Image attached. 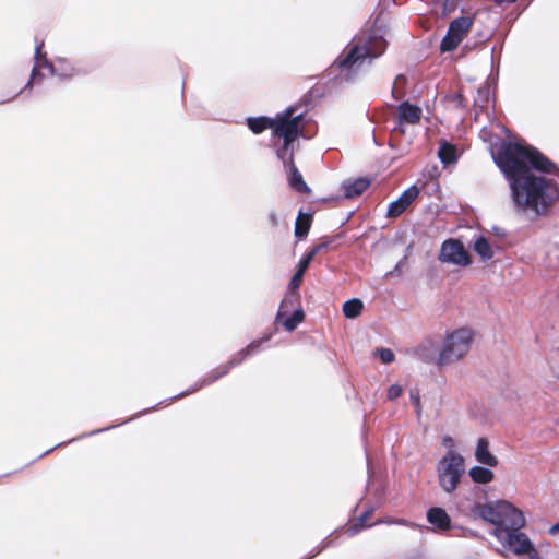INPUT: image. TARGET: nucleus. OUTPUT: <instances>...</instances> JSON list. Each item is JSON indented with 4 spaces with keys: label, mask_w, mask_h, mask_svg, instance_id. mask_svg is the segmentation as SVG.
Masks as SVG:
<instances>
[{
    "label": "nucleus",
    "mask_w": 559,
    "mask_h": 559,
    "mask_svg": "<svg viewBox=\"0 0 559 559\" xmlns=\"http://www.w3.org/2000/svg\"><path fill=\"white\" fill-rule=\"evenodd\" d=\"M492 158L509 185L515 213L545 216L559 201V185L544 176L558 167L537 148L522 141H502Z\"/></svg>",
    "instance_id": "obj_1"
},
{
    "label": "nucleus",
    "mask_w": 559,
    "mask_h": 559,
    "mask_svg": "<svg viewBox=\"0 0 559 559\" xmlns=\"http://www.w3.org/2000/svg\"><path fill=\"white\" fill-rule=\"evenodd\" d=\"M385 39L377 33H364L354 37L330 66V74L338 84L354 83L364 68L384 53Z\"/></svg>",
    "instance_id": "obj_2"
},
{
    "label": "nucleus",
    "mask_w": 559,
    "mask_h": 559,
    "mask_svg": "<svg viewBox=\"0 0 559 559\" xmlns=\"http://www.w3.org/2000/svg\"><path fill=\"white\" fill-rule=\"evenodd\" d=\"M474 514L495 525L493 535L496 537L499 530L510 532L525 525L523 513L504 500L485 504L478 503L474 507Z\"/></svg>",
    "instance_id": "obj_3"
},
{
    "label": "nucleus",
    "mask_w": 559,
    "mask_h": 559,
    "mask_svg": "<svg viewBox=\"0 0 559 559\" xmlns=\"http://www.w3.org/2000/svg\"><path fill=\"white\" fill-rule=\"evenodd\" d=\"M247 126L254 134H259L266 129H272L273 135L278 138L277 144H282L284 136L277 132V129L294 128L296 129V138L304 135V115L296 114L294 107H288L283 112H278L275 118L265 116L250 117L247 119Z\"/></svg>",
    "instance_id": "obj_4"
},
{
    "label": "nucleus",
    "mask_w": 559,
    "mask_h": 559,
    "mask_svg": "<svg viewBox=\"0 0 559 559\" xmlns=\"http://www.w3.org/2000/svg\"><path fill=\"white\" fill-rule=\"evenodd\" d=\"M277 132L284 136L282 144H275L276 155L283 162L284 167L288 173L289 185L298 192H308L309 188L302 179L301 174L294 164V144L296 138V129L278 128Z\"/></svg>",
    "instance_id": "obj_5"
},
{
    "label": "nucleus",
    "mask_w": 559,
    "mask_h": 559,
    "mask_svg": "<svg viewBox=\"0 0 559 559\" xmlns=\"http://www.w3.org/2000/svg\"><path fill=\"white\" fill-rule=\"evenodd\" d=\"M473 332L462 328L448 334L437 357L440 367L453 364L463 358L469 350Z\"/></svg>",
    "instance_id": "obj_6"
},
{
    "label": "nucleus",
    "mask_w": 559,
    "mask_h": 559,
    "mask_svg": "<svg viewBox=\"0 0 559 559\" xmlns=\"http://www.w3.org/2000/svg\"><path fill=\"white\" fill-rule=\"evenodd\" d=\"M438 483L447 493L453 492L465 473L463 456L454 450H448L437 465Z\"/></svg>",
    "instance_id": "obj_7"
},
{
    "label": "nucleus",
    "mask_w": 559,
    "mask_h": 559,
    "mask_svg": "<svg viewBox=\"0 0 559 559\" xmlns=\"http://www.w3.org/2000/svg\"><path fill=\"white\" fill-rule=\"evenodd\" d=\"M269 340H270V336H265V337H263L261 340H257V341L251 342L247 347L242 348L236 355H234L228 360V362L225 366L211 371L209 374H206L201 380L200 383H195L191 389H189V390H187L185 392L179 393L178 395L171 397L170 400L175 401L177 399L183 397V396H186V395H188L190 393H193V392L200 390L202 386L212 384L213 382H215L219 378H222L225 374H227L231 368H234L235 366L241 364L247 357L258 353L260 350L261 344L263 342H267Z\"/></svg>",
    "instance_id": "obj_8"
},
{
    "label": "nucleus",
    "mask_w": 559,
    "mask_h": 559,
    "mask_svg": "<svg viewBox=\"0 0 559 559\" xmlns=\"http://www.w3.org/2000/svg\"><path fill=\"white\" fill-rule=\"evenodd\" d=\"M516 528L514 531L499 530L497 539L514 555H527L530 559H539V554L528 536Z\"/></svg>",
    "instance_id": "obj_9"
},
{
    "label": "nucleus",
    "mask_w": 559,
    "mask_h": 559,
    "mask_svg": "<svg viewBox=\"0 0 559 559\" xmlns=\"http://www.w3.org/2000/svg\"><path fill=\"white\" fill-rule=\"evenodd\" d=\"M474 20L469 16H460L450 22L447 34L440 43L442 52L455 50L466 35L471 32Z\"/></svg>",
    "instance_id": "obj_10"
},
{
    "label": "nucleus",
    "mask_w": 559,
    "mask_h": 559,
    "mask_svg": "<svg viewBox=\"0 0 559 559\" xmlns=\"http://www.w3.org/2000/svg\"><path fill=\"white\" fill-rule=\"evenodd\" d=\"M439 260L443 263H450L460 266H466L471 263L469 255L463 243L459 239H448L441 245Z\"/></svg>",
    "instance_id": "obj_11"
},
{
    "label": "nucleus",
    "mask_w": 559,
    "mask_h": 559,
    "mask_svg": "<svg viewBox=\"0 0 559 559\" xmlns=\"http://www.w3.org/2000/svg\"><path fill=\"white\" fill-rule=\"evenodd\" d=\"M81 74H83V70L79 67L78 63L64 57L53 58L50 75L61 80H71Z\"/></svg>",
    "instance_id": "obj_12"
},
{
    "label": "nucleus",
    "mask_w": 559,
    "mask_h": 559,
    "mask_svg": "<svg viewBox=\"0 0 559 559\" xmlns=\"http://www.w3.org/2000/svg\"><path fill=\"white\" fill-rule=\"evenodd\" d=\"M419 189L416 186L407 188L396 200L392 201L386 211V216L395 218L400 216L418 197Z\"/></svg>",
    "instance_id": "obj_13"
},
{
    "label": "nucleus",
    "mask_w": 559,
    "mask_h": 559,
    "mask_svg": "<svg viewBox=\"0 0 559 559\" xmlns=\"http://www.w3.org/2000/svg\"><path fill=\"white\" fill-rule=\"evenodd\" d=\"M43 43L36 46L35 53H34V66L32 69L31 78L28 82L25 84L24 90L31 88L34 84L37 83L39 79L43 78L40 71L43 69L51 71L53 59L49 60L46 56V53L41 52Z\"/></svg>",
    "instance_id": "obj_14"
},
{
    "label": "nucleus",
    "mask_w": 559,
    "mask_h": 559,
    "mask_svg": "<svg viewBox=\"0 0 559 559\" xmlns=\"http://www.w3.org/2000/svg\"><path fill=\"white\" fill-rule=\"evenodd\" d=\"M292 304H293L292 298H285L282 301L280 309L277 311V314H276V322L281 323L284 326V329L288 332L294 331L297 328V325L299 323H301L305 319V313H304L302 309H297L294 311V313L292 316H289L285 320H283V317H285L287 313V311H286L287 306L292 305Z\"/></svg>",
    "instance_id": "obj_15"
},
{
    "label": "nucleus",
    "mask_w": 559,
    "mask_h": 559,
    "mask_svg": "<svg viewBox=\"0 0 559 559\" xmlns=\"http://www.w3.org/2000/svg\"><path fill=\"white\" fill-rule=\"evenodd\" d=\"M421 108L412 105L408 102H403L399 106V115H397V122L395 126V130H400L401 132H404L402 129V126L404 123L414 124L417 123L421 118Z\"/></svg>",
    "instance_id": "obj_16"
},
{
    "label": "nucleus",
    "mask_w": 559,
    "mask_h": 559,
    "mask_svg": "<svg viewBox=\"0 0 559 559\" xmlns=\"http://www.w3.org/2000/svg\"><path fill=\"white\" fill-rule=\"evenodd\" d=\"M427 521L435 527L436 531L444 532L451 526V519L443 510L439 507L430 508L427 511Z\"/></svg>",
    "instance_id": "obj_17"
},
{
    "label": "nucleus",
    "mask_w": 559,
    "mask_h": 559,
    "mask_svg": "<svg viewBox=\"0 0 559 559\" xmlns=\"http://www.w3.org/2000/svg\"><path fill=\"white\" fill-rule=\"evenodd\" d=\"M475 459L478 463L496 467L498 465V459L489 451V442L486 438H479L475 449Z\"/></svg>",
    "instance_id": "obj_18"
},
{
    "label": "nucleus",
    "mask_w": 559,
    "mask_h": 559,
    "mask_svg": "<svg viewBox=\"0 0 559 559\" xmlns=\"http://www.w3.org/2000/svg\"><path fill=\"white\" fill-rule=\"evenodd\" d=\"M370 186L368 178H357L354 180H346L342 185V190L346 199H353L360 195Z\"/></svg>",
    "instance_id": "obj_19"
},
{
    "label": "nucleus",
    "mask_w": 559,
    "mask_h": 559,
    "mask_svg": "<svg viewBox=\"0 0 559 559\" xmlns=\"http://www.w3.org/2000/svg\"><path fill=\"white\" fill-rule=\"evenodd\" d=\"M468 476L476 484H488L493 480V472L485 466H474L468 471Z\"/></svg>",
    "instance_id": "obj_20"
},
{
    "label": "nucleus",
    "mask_w": 559,
    "mask_h": 559,
    "mask_svg": "<svg viewBox=\"0 0 559 559\" xmlns=\"http://www.w3.org/2000/svg\"><path fill=\"white\" fill-rule=\"evenodd\" d=\"M415 355L424 361H437L435 342L427 340L423 342L416 349Z\"/></svg>",
    "instance_id": "obj_21"
},
{
    "label": "nucleus",
    "mask_w": 559,
    "mask_h": 559,
    "mask_svg": "<svg viewBox=\"0 0 559 559\" xmlns=\"http://www.w3.org/2000/svg\"><path fill=\"white\" fill-rule=\"evenodd\" d=\"M438 156L443 165L454 164L457 159L456 148L454 145L442 142L438 150Z\"/></svg>",
    "instance_id": "obj_22"
},
{
    "label": "nucleus",
    "mask_w": 559,
    "mask_h": 559,
    "mask_svg": "<svg viewBox=\"0 0 559 559\" xmlns=\"http://www.w3.org/2000/svg\"><path fill=\"white\" fill-rule=\"evenodd\" d=\"M474 251L481 258L483 261H488L493 257V251L488 240L480 236L474 242Z\"/></svg>",
    "instance_id": "obj_23"
},
{
    "label": "nucleus",
    "mask_w": 559,
    "mask_h": 559,
    "mask_svg": "<svg viewBox=\"0 0 559 559\" xmlns=\"http://www.w3.org/2000/svg\"><path fill=\"white\" fill-rule=\"evenodd\" d=\"M364 308V304L358 298H353L344 302L343 313L348 319L358 317Z\"/></svg>",
    "instance_id": "obj_24"
},
{
    "label": "nucleus",
    "mask_w": 559,
    "mask_h": 559,
    "mask_svg": "<svg viewBox=\"0 0 559 559\" xmlns=\"http://www.w3.org/2000/svg\"><path fill=\"white\" fill-rule=\"evenodd\" d=\"M310 263L311 262L309 261V259H306L305 257L300 259L298 263V269L289 282V287L292 289H297L300 286L304 274L309 267Z\"/></svg>",
    "instance_id": "obj_25"
},
{
    "label": "nucleus",
    "mask_w": 559,
    "mask_h": 559,
    "mask_svg": "<svg viewBox=\"0 0 559 559\" xmlns=\"http://www.w3.org/2000/svg\"><path fill=\"white\" fill-rule=\"evenodd\" d=\"M310 228V217H298L295 224V236L304 238L307 236Z\"/></svg>",
    "instance_id": "obj_26"
},
{
    "label": "nucleus",
    "mask_w": 559,
    "mask_h": 559,
    "mask_svg": "<svg viewBox=\"0 0 559 559\" xmlns=\"http://www.w3.org/2000/svg\"><path fill=\"white\" fill-rule=\"evenodd\" d=\"M373 512L372 509L364 512L359 519H358V523L352 525L350 527H348L347 532L350 534V535H354L356 533H358L361 528L364 527H367L369 526L367 524V520L369 519L370 514Z\"/></svg>",
    "instance_id": "obj_27"
},
{
    "label": "nucleus",
    "mask_w": 559,
    "mask_h": 559,
    "mask_svg": "<svg viewBox=\"0 0 559 559\" xmlns=\"http://www.w3.org/2000/svg\"><path fill=\"white\" fill-rule=\"evenodd\" d=\"M376 355L383 364H390L394 360V353L390 348H378Z\"/></svg>",
    "instance_id": "obj_28"
},
{
    "label": "nucleus",
    "mask_w": 559,
    "mask_h": 559,
    "mask_svg": "<svg viewBox=\"0 0 559 559\" xmlns=\"http://www.w3.org/2000/svg\"><path fill=\"white\" fill-rule=\"evenodd\" d=\"M403 392V389L401 385L399 384H392L389 390H388V399L389 400H395L397 399L399 396H401Z\"/></svg>",
    "instance_id": "obj_29"
},
{
    "label": "nucleus",
    "mask_w": 559,
    "mask_h": 559,
    "mask_svg": "<svg viewBox=\"0 0 559 559\" xmlns=\"http://www.w3.org/2000/svg\"><path fill=\"white\" fill-rule=\"evenodd\" d=\"M325 243H320V245H317L314 246L306 255L305 258L306 259H309V261L311 262L313 260V258L323 249L325 248Z\"/></svg>",
    "instance_id": "obj_30"
},
{
    "label": "nucleus",
    "mask_w": 559,
    "mask_h": 559,
    "mask_svg": "<svg viewBox=\"0 0 559 559\" xmlns=\"http://www.w3.org/2000/svg\"><path fill=\"white\" fill-rule=\"evenodd\" d=\"M267 221L272 227H277L280 224L277 213L272 210L267 213Z\"/></svg>",
    "instance_id": "obj_31"
},
{
    "label": "nucleus",
    "mask_w": 559,
    "mask_h": 559,
    "mask_svg": "<svg viewBox=\"0 0 559 559\" xmlns=\"http://www.w3.org/2000/svg\"><path fill=\"white\" fill-rule=\"evenodd\" d=\"M405 81H406V79H405L404 75L396 76L395 82H394V86H393V91H392L394 96H395V93H396L397 85L404 83ZM395 97L399 98L400 96H395Z\"/></svg>",
    "instance_id": "obj_32"
},
{
    "label": "nucleus",
    "mask_w": 559,
    "mask_h": 559,
    "mask_svg": "<svg viewBox=\"0 0 559 559\" xmlns=\"http://www.w3.org/2000/svg\"><path fill=\"white\" fill-rule=\"evenodd\" d=\"M442 444L448 448L449 450H453L454 441L450 436H445L442 439Z\"/></svg>",
    "instance_id": "obj_33"
},
{
    "label": "nucleus",
    "mask_w": 559,
    "mask_h": 559,
    "mask_svg": "<svg viewBox=\"0 0 559 559\" xmlns=\"http://www.w3.org/2000/svg\"><path fill=\"white\" fill-rule=\"evenodd\" d=\"M411 399L414 403V405L416 406L417 408V413L418 415L420 414V404H419V396L418 395H415L414 393H411Z\"/></svg>",
    "instance_id": "obj_34"
},
{
    "label": "nucleus",
    "mask_w": 559,
    "mask_h": 559,
    "mask_svg": "<svg viewBox=\"0 0 559 559\" xmlns=\"http://www.w3.org/2000/svg\"><path fill=\"white\" fill-rule=\"evenodd\" d=\"M405 259H406V258H403L402 260H400V261L396 263V265H395L394 270H393L392 272L388 273V275H392V274H394V273L400 272V271H401V269H402V266L404 265Z\"/></svg>",
    "instance_id": "obj_35"
},
{
    "label": "nucleus",
    "mask_w": 559,
    "mask_h": 559,
    "mask_svg": "<svg viewBox=\"0 0 559 559\" xmlns=\"http://www.w3.org/2000/svg\"><path fill=\"white\" fill-rule=\"evenodd\" d=\"M496 4L501 5L503 3H513L516 0H492Z\"/></svg>",
    "instance_id": "obj_36"
},
{
    "label": "nucleus",
    "mask_w": 559,
    "mask_h": 559,
    "mask_svg": "<svg viewBox=\"0 0 559 559\" xmlns=\"http://www.w3.org/2000/svg\"><path fill=\"white\" fill-rule=\"evenodd\" d=\"M558 532H559V523H558V524L552 525V526L550 527V530H549V533H550L551 535H555V534H557Z\"/></svg>",
    "instance_id": "obj_37"
},
{
    "label": "nucleus",
    "mask_w": 559,
    "mask_h": 559,
    "mask_svg": "<svg viewBox=\"0 0 559 559\" xmlns=\"http://www.w3.org/2000/svg\"><path fill=\"white\" fill-rule=\"evenodd\" d=\"M114 426H110V427H107V428H104V429H97V430H94L92 432L88 433V436H92V435H96V433H99L102 431H105V430H108L110 428H112Z\"/></svg>",
    "instance_id": "obj_38"
},
{
    "label": "nucleus",
    "mask_w": 559,
    "mask_h": 559,
    "mask_svg": "<svg viewBox=\"0 0 559 559\" xmlns=\"http://www.w3.org/2000/svg\"><path fill=\"white\" fill-rule=\"evenodd\" d=\"M377 523H389V524H391V523H395V522L391 521L389 519H385V520H382V521H377Z\"/></svg>",
    "instance_id": "obj_39"
},
{
    "label": "nucleus",
    "mask_w": 559,
    "mask_h": 559,
    "mask_svg": "<svg viewBox=\"0 0 559 559\" xmlns=\"http://www.w3.org/2000/svg\"><path fill=\"white\" fill-rule=\"evenodd\" d=\"M19 94H22V90H21V91H19L15 95H13V96L11 97V99H13V98H14L16 95H19ZM8 100H10V98H8Z\"/></svg>",
    "instance_id": "obj_40"
},
{
    "label": "nucleus",
    "mask_w": 559,
    "mask_h": 559,
    "mask_svg": "<svg viewBox=\"0 0 559 559\" xmlns=\"http://www.w3.org/2000/svg\"><path fill=\"white\" fill-rule=\"evenodd\" d=\"M464 49H472L467 44L464 46Z\"/></svg>",
    "instance_id": "obj_41"
}]
</instances>
